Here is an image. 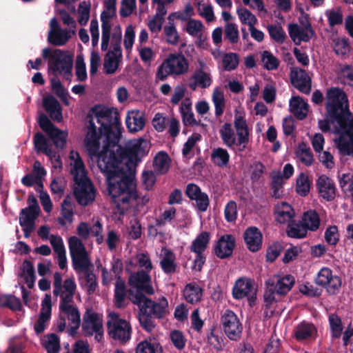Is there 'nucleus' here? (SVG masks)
Segmentation results:
<instances>
[{
  "mask_svg": "<svg viewBox=\"0 0 353 353\" xmlns=\"http://www.w3.org/2000/svg\"><path fill=\"white\" fill-rule=\"evenodd\" d=\"M43 105L52 120L61 121L63 119L62 108L54 97L51 94L46 97L43 100Z\"/></svg>",
  "mask_w": 353,
  "mask_h": 353,
  "instance_id": "4be33fe9",
  "label": "nucleus"
},
{
  "mask_svg": "<svg viewBox=\"0 0 353 353\" xmlns=\"http://www.w3.org/2000/svg\"><path fill=\"white\" fill-rule=\"evenodd\" d=\"M257 289L251 279L239 278L232 288V295L236 299H247L248 305L254 307L256 302Z\"/></svg>",
  "mask_w": 353,
  "mask_h": 353,
  "instance_id": "9b49d317",
  "label": "nucleus"
},
{
  "mask_svg": "<svg viewBox=\"0 0 353 353\" xmlns=\"http://www.w3.org/2000/svg\"><path fill=\"white\" fill-rule=\"evenodd\" d=\"M235 245V238L232 234L222 235L214 245V253L221 259H228L232 255Z\"/></svg>",
  "mask_w": 353,
  "mask_h": 353,
  "instance_id": "dca6fc26",
  "label": "nucleus"
},
{
  "mask_svg": "<svg viewBox=\"0 0 353 353\" xmlns=\"http://www.w3.org/2000/svg\"><path fill=\"white\" fill-rule=\"evenodd\" d=\"M192 79L196 81L199 87L201 88H207L212 83V79L210 74L205 72L202 69H196L194 72Z\"/></svg>",
  "mask_w": 353,
  "mask_h": 353,
  "instance_id": "8fccbe9b",
  "label": "nucleus"
},
{
  "mask_svg": "<svg viewBox=\"0 0 353 353\" xmlns=\"http://www.w3.org/2000/svg\"><path fill=\"white\" fill-rule=\"evenodd\" d=\"M185 195L190 199L196 201V208L200 212H205L209 206L208 195L203 192L200 187L194 183H189L186 186Z\"/></svg>",
  "mask_w": 353,
  "mask_h": 353,
  "instance_id": "f3484780",
  "label": "nucleus"
},
{
  "mask_svg": "<svg viewBox=\"0 0 353 353\" xmlns=\"http://www.w3.org/2000/svg\"><path fill=\"white\" fill-rule=\"evenodd\" d=\"M163 349L159 343L152 339L143 340L136 347V353H162Z\"/></svg>",
  "mask_w": 353,
  "mask_h": 353,
  "instance_id": "f704fd0d",
  "label": "nucleus"
},
{
  "mask_svg": "<svg viewBox=\"0 0 353 353\" xmlns=\"http://www.w3.org/2000/svg\"><path fill=\"white\" fill-rule=\"evenodd\" d=\"M283 176L280 173L272 176L271 188L272 189V192L270 194L272 197L280 199L283 196Z\"/></svg>",
  "mask_w": 353,
  "mask_h": 353,
  "instance_id": "49530a36",
  "label": "nucleus"
},
{
  "mask_svg": "<svg viewBox=\"0 0 353 353\" xmlns=\"http://www.w3.org/2000/svg\"><path fill=\"white\" fill-rule=\"evenodd\" d=\"M21 273L19 276L23 278L28 288L31 289L34 287L36 276L34 268L30 261L25 260L21 266Z\"/></svg>",
  "mask_w": 353,
  "mask_h": 353,
  "instance_id": "2f4dec72",
  "label": "nucleus"
},
{
  "mask_svg": "<svg viewBox=\"0 0 353 353\" xmlns=\"http://www.w3.org/2000/svg\"><path fill=\"white\" fill-rule=\"evenodd\" d=\"M219 133L223 143L229 148L237 145L234 132L230 123H225L222 125Z\"/></svg>",
  "mask_w": 353,
  "mask_h": 353,
  "instance_id": "e433bc0d",
  "label": "nucleus"
},
{
  "mask_svg": "<svg viewBox=\"0 0 353 353\" xmlns=\"http://www.w3.org/2000/svg\"><path fill=\"white\" fill-rule=\"evenodd\" d=\"M169 310H139L137 316L141 327L151 332L155 327L154 319H161L166 315Z\"/></svg>",
  "mask_w": 353,
  "mask_h": 353,
  "instance_id": "a211bd4d",
  "label": "nucleus"
},
{
  "mask_svg": "<svg viewBox=\"0 0 353 353\" xmlns=\"http://www.w3.org/2000/svg\"><path fill=\"white\" fill-rule=\"evenodd\" d=\"M126 288L125 281L120 276H118L114 289V305L117 308H121L124 306Z\"/></svg>",
  "mask_w": 353,
  "mask_h": 353,
  "instance_id": "c9c22d12",
  "label": "nucleus"
},
{
  "mask_svg": "<svg viewBox=\"0 0 353 353\" xmlns=\"http://www.w3.org/2000/svg\"><path fill=\"white\" fill-rule=\"evenodd\" d=\"M301 221L307 231H316L320 225L319 216L314 210H310L305 212Z\"/></svg>",
  "mask_w": 353,
  "mask_h": 353,
  "instance_id": "473e14b6",
  "label": "nucleus"
},
{
  "mask_svg": "<svg viewBox=\"0 0 353 353\" xmlns=\"http://www.w3.org/2000/svg\"><path fill=\"white\" fill-rule=\"evenodd\" d=\"M211 161L215 165L223 168L227 166L229 163L230 154L225 149L214 148L211 154Z\"/></svg>",
  "mask_w": 353,
  "mask_h": 353,
  "instance_id": "4c0bfd02",
  "label": "nucleus"
},
{
  "mask_svg": "<svg viewBox=\"0 0 353 353\" xmlns=\"http://www.w3.org/2000/svg\"><path fill=\"white\" fill-rule=\"evenodd\" d=\"M75 74L77 81H84L87 79L86 66L82 55H78L75 63Z\"/></svg>",
  "mask_w": 353,
  "mask_h": 353,
  "instance_id": "6e6d98bb",
  "label": "nucleus"
},
{
  "mask_svg": "<svg viewBox=\"0 0 353 353\" xmlns=\"http://www.w3.org/2000/svg\"><path fill=\"white\" fill-rule=\"evenodd\" d=\"M291 83L294 88L304 94H309L311 90V79L303 69L298 67L291 68Z\"/></svg>",
  "mask_w": 353,
  "mask_h": 353,
  "instance_id": "2eb2a0df",
  "label": "nucleus"
},
{
  "mask_svg": "<svg viewBox=\"0 0 353 353\" xmlns=\"http://www.w3.org/2000/svg\"><path fill=\"white\" fill-rule=\"evenodd\" d=\"M296 156L306 166H310L312 164L314 160L313 154L310 148H307L304 143L299 145V150L296 152Z\"/></svg>",
  "mask_w": 353,
  "mask_h": 353,
  "instance_id": "de8ad7c7",
  "label": "nucleus"
},
{
  "mask_svg": "<svg viewBox=\"0 0 353 353\" xmlns=\"http://www.w3.org/2000/svg\"><path fill=\"white\" fill-rule=\"evenodd\" d=\"M68 246L72 266L77 273H84L93 268V264L81 240L75 236H71L68 239Z\"/></svg>",
  "mask_w": 353,
  "mask_h": 353,
  "instance_id": "0eeeda50",
  "label": "nucleus"
},
{
  "mask_svg": "<svg viewBox=\"0 0 353 353\" xmlns=\"http://www.w3.org/2000/svg\"><path fill=\"white\" fill-rule=\"evenodd\" d=\"M221 316V324L225 335L232 341L239 340L242 334L243 326L232 310H227Z\"/></svg>",
  "mask_w": 353,
  "mask_h": 353,
  "instance_id": "ddd939ff",
  "label": "nucleus"
},
{
  "mask_svg": "<svg viewBox=\"0 0 353 353\" xmlns=\"http://www.w3.org/2000/svg\"><path fill=\"white\" fill-rule=\"evenodd\" d=\"M324 238L328 245L335 246L339 241L338 227L336 225L329 226L325 230Z\"/></svg>",
  "mask_w": 353,
  "mask_h": 353,
  "instance_id": "4d7b16f0",
  "label": "nucleus"
},
{
  "mask_svg": "<svg viewBox=\"0 0 353 353\" xmlns=\"http://www.w3.org/2000/svg\"><path fill=\"white\" fill-rule=\"evenodd\" d=\"M237 14L242 23L252 26L257 22L256 17L247 8L238 9Z\"/></svg>",
  "mask_w": 353,
  "mask_h": 353,
  "instance_id": "680f3d73",
  "label": "nucleus"
},
{
  "mask_svg": "<svg viewBox=\"0 0 353 353\" xmlns=\"http://www.w3.org/2000/svg\"><path fill=\"white\" fill-rule=\"evenodd\" d=\"M315 283L326 288L330 294H336L339 292L341 287V279L336 275H333L329 268H323L318 272L314 279Z\"/></svg>",
  "mask_w": 353,
  "mask_h": 353,
  "instance_id": "f8f14e48",
  "label": "nucleus"
},
{
  "mask_svg": "<svg viewBox=\"0 0 353 353\" xmlns=\"http://www.w3.org/2000/svg\"><path fill=\"white\" fill-rule=\"evenodd\" d=\"M329 323L332 336L334 339L340 338L343 331V325L341 318L336 314H332L329 316Z\"/></svg>",
  "mask_w": 353,
  "mask_h": 353,
  "instance_id": "09e8293b",
  "label": "nucleus"
},
{
  "mask_svg": "<svg viewBox=\"0 0 353 353\" xmlns=\"http://www.w3.org/2000/svg\"><path fill=\"white\" fill-rule=\"evenodd\" d=\"M286 233L289 237L302 239L306 236L307 232L301 221H292L288 224Z\"/></svg>",
  "mask_w": 353,
  "mask_h": 353,
  "instance_id": "58836bf2",
  "label": "nucleus"
},
{
  "mask_svg": "<svg viewBox=\"0 0 353 353\" xmlns=\"http://www.w3.org/2000/svg\"><path fill=\"white\" fill-rule=\"evenodd\" d=\"M185 300L191 303L200 301L202 296V290L196 285L188 284L184 291Z\"/></svg>",
  "mask_w": 353,
  "mask_h": 353,
  "instance_id": "79ce46f5",
  "label": "nucleus"
},
{
  "mask_svg": "<svg viewBox=\"0 0 353 353\" xmlns=\"http://www.w3.org/2000/svg\"><path fill=\"white\" fill-rule=\"evenodd\" d=\"M243 239L250 252H256L262 247L263 235L260 230L255 226L249 227L245 230Z\"/></svg>",
  "mask_w": 353,
  "mask_h": 353,
  "instance_id": "aec40b11",
  "label": "nucleus"
},
{
  "mask_svg": "<svg viewBox=\"0 0 353 353\" xmlns=\"http://www.w3.org/2000/svg\"><path fill=\"white\" fill-rule=\"evenodd\" d=\"M42 56L44 59H48V65L54 74H63L68 79L72 76V57L60 49L53 51L49 48L43 49Z\"/></svg>",
  "mask_w": 353,
  "mask_h": 353,
  "instance_id": "423d86ee",
  "label": "nucleus"
},
{
  "mask_svg": "<svg viewBox=\"0 0 353 353\" xmlns=\"http://www.w3.org/2000/svg\"><path fill=\"white\" fill-rule=\"evenodd\" d=\"M170 158L164 151L159 152L153 161L154 170L160 174L167 173L170 168Z\"/></svg>",
  "mask_w": 353,
  "mask_h": 353,
  "instance_id": "c85d7f7f",
  "label": "nucleus"
},
{
  "mask_svg": "<svg viewBox=\"0 0 353 353\" xmlns=\"http://www.w3.org/2000/svg\"><path fill=\"white\" fill-rule=\"evenodd\" d=\"M40 212L33 210H23L21 209L19 214V224L20 225H26L34 224V221L39 216Z\"/></svg>",
  "mask_w": 353,
  "mask_h": 353,
  "instance_id": "5fc2aeb1",
  "label": "nucleus"
},
{
  "mask_svg": "<svg viewBox=\"0 0 353 353\" xmlns=\"http://www.w3.org/2000/svg\"><path fill=\"white\" fill-rule=\"evenodd\" d=\"M125 123L130 132H136L142 130L145 124V119L143 114L139 110L128 112Z\"/></svg>",
  "mask_w": 353,
  "mask_h": 353,
  "instance_id": "b1692460",
  "label": "nucleus"
},
{
  "mask_svg": "<svg viewBox=\"0 0 353 353\" xmlns=\"http://www.w3.org/2000/svg\"><path fill=\"white\" fill-rule=\"evenodd\" d=\"M210 241V234L208 232H202L197 235L192 242L190 250L194 253H203L208 248Z\"/></svg>",
  "mask_w": 353,
  "mask_h": 353,
  "instance_id": "cd10ccee",
  "label": "nucleus"
},
{
  "mask_svg": "<svg viewBox=\"0 0 353 353\" xmlns=\"http://www.w3.org/2000/svg\"><path fill=\"white\" fill-rule=\"evenodd\" d=\"M225 39H228L231 43L238 42L239 30L235 23H227L225 27Z\"/></svg>",
  "mask_w": 353,
  "mask_h": 353,
  "instance_id": "338daca9",
  "label": "nucleus"
},
{
  "mask_svg": "<svg viewBox=\"0 0 353 353\" xmlns=\"http://www.w3.org/2000/svg\"><path fill=\"white\" fill-rule=\"evenodd\" d=\"M110 319L107 321V330L109 336L121 343H126L131 337L132 328L130 323L120 319L119 314L110 312Z\"/></svg>",
  "mask_w": 353,
  "mask_h": 353,
  "instance_id": "9d476101",
  "label": "nucleus"
},
{
  "mask_svg": "<svg viewBox=\"0 0 353 353\" xmlns=\"http://www.w3.org/2000/svg\"><path fill=\"white\" fill-rule=\"evenodd\" d=\"M316 186L319 196L327 201H331L336 196V188L334 181L325 174H321L318 177Z\"/></svg>",
  "mask_w": 353,
  "mask_h": 353,
  "instance_id": "6ab92c4d",
  "label": "nucleus"
},
{
  "mask_svg": "<svg viewBox=\"0 0 353 353\" xmlns=\"http://www.w3.org/2000/svg\"><path fill=\"white\" fill-rule=\"evenodd\" d=\"M225 219L228 222H234L237 218L236 203L234 201H230L224 209Z\"/></svg>",
  "mask_w": 353,
  "mask_h": 353,
  "instance_id": "69168bd1",
  "label": "nucleus"
},
{
  "mask_svg": "<svg viewBox=\"0 0 353 353\" xmlns=\"http://www.w3.org/2000/svg\"><path fill=\"white\" fill-rule=\"evenodd\" d=\"M91 4L90 1H83L81 2L78 7V22L81 26H85L87 25L90 19Z\"/></svg>",
  "mask_w": 353,
  "mask_h": 353,
  "instance_id": "a18cd8bd",
  "label": "nucleus"
},
{
  "mask_svg": "<svg viewBox=\"0 0 353 353\" xmlns=\"http://www.w3.org/2000/svg\"><path fill=\"white\" fill-rule=\"evenodd\" d=\"M52 310H41L37 321L34 325V329L37 334H39L45 330L46 323H47L51 317Z\"/></svg>",
  "mask_w": 353,
  "mask_h": 353,
  "instance_id": "864d4df0",
  "label": "nucleus"
},
{
  "mask_svg": "<svg viewBox=\"0 0 353 353\" xmlns=\"http://www.w3.org/2000/svg\"><path fill=\"white\" fill-rule=\"evenodd\" d=\"M276 220L280 223H289L293 221L294 211L292 207L287 202L283 201L276 204L274 208Z\"/></svg>",
  "mask_w": 353,
  "mask_h": 353,
  "instance_id": "5701e85b",
  "label": "nucleus"
},
{
  "mask_svg": "<svg viewBox=\"0 0 353 353\" xmlns=\"http://www.w3.org/2000/svg\"><path fill=\"white\" fill-rule=\"evenodd\" d=\"M175 255L170 250H165L164 255L160 261V265L164 273L171 274L176 272V264L175 263Z\"/></svg>",
  "mask_w": 353,
  "mask_h": 353,
  "instance_id": "72a5a7b5",
  "label": "nucleus"
},
{
  "mask_svg": "<svg viewBox=\"0 0 353 353\" xmlns=\"http://www.w3.org/2000/svg\"><path fill=\"white\" fill-rule=\"evenodd\" d=\"M294 283L295 279L291 274H285L283 276L275 274L268 279L265 281L266 289L263 295L265 306L268 307L285 296Z\"/></svg>",
  "mask_w": 353,
  "mask_h": 353,
  "instance_id": "20e7f679",
  "label": "nucleus"
},
{
  "mask_svg": "<svg viewBox=\"0 0 353 353\" xmlns=\"http://www.w3.org/2000/svg\"><path fill=\"white\" fill-rule=\"evenodd\" d=\"M68 324V332L73 336L77 334L81 325V314L79 310H60L57 321V331L62 332Z\"/></svg>",
  "mask_w": 353,
  "mask_h": 353,
  "instance_id": "4468645a",
  "label": "nucleus"
},
{
  "mask_svg": "<svg viewBox=\"0 0 353 353\" xmlns=\"http://www.w3.org/2000/svg\"><path fill=\"white\" fill-rule=\"evenodd\" d=\"M270 37L279 43H283L285 41L286 34L281 26L270 25L268 27Z\"/></svg>",
  "mask_w": 353,
  "mask_h": 353,
  "instance_id": "052dcab7",
  "label": "nucleus"
},
{
  "mask_svg": "<svg viewBox=\"0 0 353 353\" xmlns=\"http://www.w3.org/2000/svg\"><path fill=\"white\" fill-rule=\"evenodd\" d=\"M317 333L315 325L303 321L296 325L293 330L294 339L299 341H303L312 339Z\"/></svg>",
  "mask_w": 353,
  "mask_h": 353,
  "instance_id": "412c9836",
  "label": "nucleus"
},
{
  "mask_svg": "<svg viewBox=\"0 0 353 353\" xmlns=\"http://www.w3.org/2000/svg\"><path fill=\"white\" fill-rule=\"evenodd\" d=\"M33 143L34 150L37 153L41 152L46 156H50L53 154L48 139L41 132H38L34 134Z\"/></svg>",
  "mask_w": 353,
  "mask_h": 353,
  "instance_id": "7c9ffc66",
  "label": "nucleus"
},
{
  "mask_svg": "<svg viewBox=\"0 0 353 353\" xmlns=\"http://www.w3.org/2000/svg\"><path fill=\"white\" fill-rule=\"evenodd\" d=\"M74 174V195L77 203L86 206L95 199V189L90 179L86 176L83 163L79 165L77 162Z\"/></svg>",
  "mask_w": 353,
  "mask_h": 353,
  "instance_id": "39448f33",
  "label": "nucleus"
},
{
  "mask_svg": "<svg viewBox=\"0 0 353 353\" xmlns=\"http://www.w3.org/2000/svg\"><path fill=\"white\" fill-rule=\"evenodd\" d=\"M290 110L299 120H303L307 115L308 104L300 97H293L290 101Z\"/></svg>",
  "mask_w": 353,
  "mask_h": 353,
  "instance_id": "bb28decb",
  "label": "nucleus"
},
{
  "mask_svg": "<svg viewBox=\"0 0 353 353\" xmlns=\"http://www.w3.org/2000/svg\"><path fill=\"white\" fill-rule=\"evenodd\" d=\"M234 125L238 136L237 145L243 144V148L240 149L243 151L245 148V144L249 141V131L246 121L242 116L236 115Z\"/></svg>",
  "mask_w": 353,
  "mask_h": 353,
  "instance_id": "393cba45",
  "label": "nucleus"
},
{
  "mask_svg": "<svg viewBox=\"0 0 353 353\" xmlns=\"http://www.w3.org/2000/svg\"><path fill=\"white\" fill-rule=\"evenodd\" d=\"M128 284L136 289L135 292L128 290V299L132 303L137 305L139 309H165L168 307V301L165 297L163 296L158 303L147 298L144 294L145 293L151 295L154 293L151 276L144 270L132 273L128 278Z\"/></svg>",
  "mask_w": 353,
  "mask_h": 353,
  "instance_id": "f03ea898",
  "label": "nucleus"
},
{
  "mask_svg": "<svg viewBox=\"0 0 353 353\" xmlns=\"http://www.w3.org/2000/svg\"><path fill=\"white\" fill-rule=\"evenodd\" d=\"M336 143L340 153L343 155H351L353 154V137H348L345 134H341Z\"/></svg>",
  "mask_w": 353,
  "mask_h": 353,
  "instance_id": "ea45409f",
  "label": "nucleus"
},
{
  "mask_svg": "<svg viewBox=\"0 0 353 353\" xmlns=\"http://www.w3.org/2000/svg\"><path fill=\"white\" fill-rule=\"evenodd\" d=\"M86 117L85 147L105 176L107 190L119 210H127L139 198L134 181L135 168L150 150L146 139L130 141L125 148L119 145L121 127L119 113L96 105Z\"/></svg>",
  "mask_w": 353,
  "mask_h": 353,
  "instance_id": "f257e3e1",
  "label": "nucleus"
},
{
  "mask_svg": "<svg viewBox=\"0 0 353 353\" xmlns=\"http://www.w3.org/2000/svg\"><path fill=\"white\" fill-rule=\"evenodd\" d=\"M71 33L74 34V30L70 32L66 28L59 29L57 31L49 30L48 41L54 46H62L71 38Z\"/></svg>",
  "mask_w": 353,
  "mask_h": 353,
  "instance_id": "a878e982",
  "label": "nucleus"
},
{
  "mask_svg": "<svg viewBox=\"0 0 353 353\" xmlns=\"http://www.w3.org/2000/svg\"><path fill=\"white\" fill-rule=\"evenodd\" d=\"M261 60L265 68L268 70H275L279 67L278 59L269 51L265 50L263 52Z\"/></svg>",
  "mask_w": 353,
  "mask_h": 353,
  "instance_id": "bf43d9fd",
  "label": "nucleus"
},
{
  "mask_svg": "<svg viewBox=\"0 0 353 353\" xmlns=\"http://www.w3.org/2000/svg\"><path fill=\"white\" fill-rule=\"evenodd\" d=\"M54 145L58 148H63L66 143L67 135L63 131L57 128L54 132L48 134Z\"/></svg>",
  "mask_w": 353,
  "mask_h": 353,
  "instance_id": "0e129e2a",
  "label": "nucleus"
},
{
  "mask_svg": "<svg viewBox=\"0 0 353 353\" xmlns=\"http://www.w3.org/2000/svg\"><path fill=\"white\" fill-rule=\"evenodd\" d=\"M20 299L12 294L0 295V307L8 309H22Z\"/></svg>",
  "mask_w": 353,
  "mask_h": 353,
  "instance_id": "c03bdc74",
  "label": "nucleus"
},
{
  "mask_svg": "<svg viewBox=\"0 0 353 353\" xmlns=\"http://www.w3.org/2000/svg\"><path fill=\"white\" fill-rule=\"evenodd\" d=\"M188 63L181 54H170L158 67L156 78L164 81L170 74H182L186 72Z\"/></svg>",
  "mask_w": 353,
  "mask_h": 353,
  "instance_id": "6e6552de",
  "label": "nucleus"
},
{
  "mask_svg": "<svg viewBox=\"0 0 353 353\" xmlns=\"http://www.w3.org/2000/svg\"><path fill=\"white\" fill-rule=\"evenodd\" d=\"M311 181L309 176L303 172H301L297 179L296 184V191L301 196H307L310 190Z\"/></svg>",
  "mask_w": 353,
  "mask_h": 353,
  "instance_id": "a19ab883",
  "label": "nucleus"
},
{
  "mask_svg": "<svg viewBox=\"0 0 353 353\" xmlns=\"http://www.w3.org/2000/svg\"><path fill=\"white\" fill-rule=\"evenodd\" d=\"M38 123L40 128L48 134L54 132L57 129L51 122L50 119L44 113H41L39 117Z\"/></svg>",
  "mask_w": 353,
  "mask_h": 353,
  "instance_id": "774afa93",
  "label": "nucleus"
},
{
  "mask_svg": "<svg viewBox=\"0 0 353 353\" xmlns=\"http://www.w3.org/2000/svg\"><path fill=\"white\" fill-rule=\"evenodd\" d=\"M81 331L85 337L94 335V340L97 343L103 341L104 329L102 317L93 310H85L83 316Z\"/></svg>",
  "mask_w": 353,
  "mask_h": 353,
  "instance_id": "1a4fd4ad",
  "label": "nucleus"
},
{
  "mask_svg": "<svg viewBox=\"0 0 353 353\" xmlns=\"http://www.w3.org/2000/svg\"><path fill=\"white\" fill-rule=\"evenodd\" d=\"M163 31L167 37L166 41L168 43L173 46L178 44L179 41V35L174 23H172L169 26H164Z\"/></svg>",
  "mask_w": 353,
  "mask_h": 353,
  "instance_id": "13d9d810",
  "label": "nucleus"
},
{
  "mask_svg": "<svg viewBox=\"0 0 353 353\" xmlns=\"http://www.w3.org/2000/svg\"><path fill=\"white\" fill-rule=\"evenodd\" d=\"M112 52H108L104 58L103 68L107 74H111L116 72L119 66V59Z\"/></svg>",
  "mask_w": 353,
  "mask_h": 353,
  "instance_id": "37998d69",
  "label": "nucleus"
},
{
  "mask_svg": "<svg viewBox=\"0 0 353 353\" xmlns=\"http://www.w3.org/2000/svg\"><path fill=\"white\" fill-rule=\"evenodd\" d=\"M325 97L327 118L341 134L353 117L349 109L347 96L341 88L332 87L327 90Z\"/></svg>",
  "mask_w": 353,
  "mask_h": 353,
  "instance_id": "7ed1b4c3",
  "label": "nucleus"
},
{
  "mask_svg": "<svg viewBox=\"0 0 353 353\" xmlns=\"http://www.w3.org/2000/svg\"><path fill=\"white\" fill-rule=\"evenodd\" d=\"M239 63V56L234 52L225 54L222 59L223 69L226 71L235 70L238 67Z\"/></svg>",
  "mask_w": 353,
  "mask_h": 353,
  "instance_id": "603ef678",
  "label": "nucleus"
},
{
  "mask_svg": "<svg viewBox=\"0 0 353 353\" xmlns=\"http://www.w3.org/2000/svg\"><path fill=\"white\" fill-rule=\"evenodd\" d=\"M80 281L81 287L86 290L88 295H92L96 292L98 283L96 274L93 272L92 269L84 272L83 276L80 279Z\"/></svg>",
  "mask_w": 353,
  "mask_h": 353,
  "instance_id": "c756f323",
  "label": "nucleus"
},
{
  "mask_svg": "<svg viewBox=\"0 0 353 353\" xmlns=\"http://www.w3.org/2000/svg\"><path fill=\"white\" fill-rule=\"evenodd\" d=\"M283 250V247L279 242H274L270 245L266 252V261L269 262H274L278 256L281 254Z\"/></svg>",
  "mask_w": 353,
  "mask_h": 353,
  "instance_id": "e2e57ef3",
  "label": "nucleus"
},
{
  "mask_svg": "<svg viewBox=\"0 0 353 353\" xmlns=\"http://www.w3.org/2000/svg\"><path fill=\"white\" fill-rule=\"evenodd\" d=\"M43 346L48 353H58L60 350V340L56 334L52 333L47 336Z\"/></svg>",
  "mask_w": 353,
  "mask_h": 353,
  "instance_id": "3c124183",
  "label": "nucleus"
}]
</instances>
